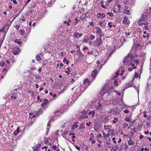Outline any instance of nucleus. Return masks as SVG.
Instances as JSON below:
<instances>
[{"instance_id": "nucleus-16", "label": "nucleus", "mask_w": 151, "mask_h": 151, "mask_svg": "<svg viewBox=\"0 0 151 151\" xmlns=\"http://www.w3.org/2000/svg\"><path fill=\"white\" fill-rule=\"evenodd\" d=\"M102 106L101 105V104L99 103L97 104L96 106V109L98 110H101L102 109Z\"/></svg>"}, {"instance_id": "nucleus-3", "label": "nucleus", "mask_w": 151, "mask_h": 151, "mask_svg": "<svg viewBox=\"0 0 151 151\" xmlns=\"http://www.w3.org/2000/svg\"><path fill=\"white\" fill-rule=\"evenodd\" d=\"M95 45L99 47L102 43V40L101 38H97L94 42Z\"/></svg>"}, {"instance_id": "nucleus-5", "label": "nucleus", "mask_w": 151, "mask_h": 151, "mask_svg": "<svg viewBox=\"0 0 151 151\" xmlns=\"http://www.w3.org/2000/svg\"><path fill=\"white\" fill-rule=\"evenodd\" d=\"M145 20H138L137 22L138 24L140 26H142L143 25H148L149 23L147 21L144 22Z\"/></svg>"}, {"instance_id": "nucleus-40", "label": "nucleus", "mask_w": 151, "mask_h": 151, "mask_svg": "<svg viewBox=\"0 0 151 151\" xmlns=\"http://www.w3.org/2000/svg\"><path fill=\"white\" fill-rule=\"evenodd\" d=\"M19 25L17 24L16 25V28L18 30L19 29Z\"/></svg>"}, {"instance_id": "nucleus-4", "label": "nucleus", "mask_w": 151, "mask_h": 151, "mask_svg": "<svg viewBox=\"0 0 151 151\" xmlns=\"http://www.w3.org/2000/svg\"><path fill=\"white\" fill-rule=\"evenodd\" d=\"M20 49L19 48L14 47L13 48L12 52L14 55L18 54L20 52Z\"/></svg>"}, {"instance_id": "nucleus-54", "label": "nucleus", "mask_w": 151, "mask_h": 151, "mask_svg": "<svg viewBox=\"0 0 151 151\" xmlns=\"http://www.w3.org/2000/svg\"><path fill=\"white\" fill-rule=\"evenodd\" d=\"M52 148L54 150H55L57 149L56 146L55 145H54L52 147Z\"/></svg>"}, {"instance_id": "nucleus-63", "label": "nucleus", "mask_w": 151, "mask_h": 151, "mask_svg": "<svg viewBox=\"0 0 151 151\" xmlns=\"http://www.w3.org/2000/svg\"><path fill=\"white\" fill-rule=\"evenodd\" d=\"M118 145H116V149H115V151H116L118 149Z\"/></svg>"}, {"instance_id": "nucleus-22", "label": "nucleus", "mask_w": 151, "mask_h": 151, "mask_svg": "<svg viewBox=\"0 0 151 151\" xmlns=\"http://www.w3.org/2000/svg\"><path fill=\"white\" fill-rule=\"evenodd\" d=\"M14 42L17 43L18 45H20L21 44V42L20 41L18 40L17 39H16L14 40Z\"/></svg>"}, {"instance_id": "nucleus-1", "label": "nucleus", "mask_w": 151, "mask_h": 151, "mask_svg": "<svg viewBox=\"0 0 151 151\" xmlns=\"http://www.w3.org/2000/svg\"><path fill=\"white\" fill-rule=\"evenodd\" d=\"M134 58V54L132 53H129L127 56L125 57L124 60L122 61L123 63H127L130 60H132Z\"/></svg>"}, {"instance_id": "nucleus-20", "label": "nucleus", "mask_w": 151, "mask_h": 151, "mask_svg": "<svg viewBox=\"0 0 151 151\" xmlns=\"http://www.w3.org/2000/svg\"><path fill=\"white\" fill-rule=\"evenodd\" d=\"M36 60L37 61H39L41 59V58L39 55H36Z\"/></svg>"}, {"instance_id": "nucleus-53", "label": "nucleus", "mask_w": 151, "mask_h": 151, "mask_svg": "<svg viewBox=\"0 0 151 151\" xmlns=\"http://www.w3.org/2000/svg\"><path fill=\"white\" fill-rule=\"evenodd\" d=\"M90 25H92L93 26H94V24L93 23V22H91L90 23Z\"/></svg>"}, {"instance_id": "nucleus-19", "label": "nucleus", "mask_w": 151, "mask_h": 151, "mask_svg": "<svg viewBox=\"0 0 151 151\" xmlns=\"http://www.w3.org/2000/svg\"><path fill=\"white\" fill-rule=\"evenodd\" d=\"M84 124L83 123H82L79 125V127L78 128L79 129H84L85 128Z\"/></svg>"}, {"instance_id": "nucleus-51", "label": "nucleus", "mask_w": 151, "mask_h": 151, "mask_svg": "<svg viewBox=\"0 0 151 151\" xmlns=\"http://www.w3.org/2000/svg\"><path fill=\"white\" fill-rule=\"evenodd\" d=\"M134 62L138 64L139 63V61L138 60H134Z\"/></svg>"}, {"instance_id": "nucleus-11", "label": "nucleus", "mask_w": 151, "mask_h": 151, "mask_svg": "<svg viewBox=\"0 0 151 151\" xmlns=\"http://www.w3.org/2000/svg\"><path fill=\"white\" fill-rule=\"evenodd\" d=\"M87 114L86 112L85 111H83L82 113V114L81 115V117L85 119L87 118L88 116L86 114Z\"/></svg>"}, {"instance_id": "nucleus-13", "label": "nucleus", "mask_w": 151, "mask_h": 151, "mask_svg": "<svg viewBox=\"0 0 151 151\" xmlns=\"http://www.w3.org/2000/svg\"><path fill=\"white\" fill-rule=\"evenodd\" d=\"M82 35V34L79 33L78 32H76L74 33L73 35V36L76 38H78L79 37H80Z\"/></svg>"}, {"instance_id": "nucleus-2", "label": "nucleus", "mask_w": 151, "mask_h": 151, "mask_svg": "<svg viewBox=\"0 0 151 151\" xmlns=\"http://www.w3.org/2000/svg\"><path fill=\"white\" fill-rule=\"evenodd\" d=\"M121 7V5L117 3L112 8L113 11L114 13H120L121 12L120 11V10Z\"/></svg>"}, {"instance_id": "nucleus-34", "label": "nucleus", "mask_w": 151, "mask_h": 151, "mask_svg": "<svg viewBox=\"0 0 151 151\" xmlns=\"http://www.w3.org/2000/svg\"><path fill=\"white\" fill-rule=\"evenodd\" d=\"M44 143L46 144H47L48 143V141L47 139H44Z\"/></svg>"}, {"instance_id": "nucleus-18", "label": "nucleus", "mask_w": 151, "mask_h": 151, "mask_svg": "<svg viewBox=\"0 0 151 151\" xmlns=\"http://www.w3.org/2000/svg\"><path fill=\"white\" fill-rule=\"evenodd\" d=\"M96 34H98V33L100 32H102L101 29L98 27H96Z\"/></svg>"}, {"instance_id": "nucleus-62", "label": "nucleus", "mask_w": 151, "mask_h": 151, "mask_svg": "<svg viewBox=\"0 0 151 151\" xmlns=\"http://www.w3.org/2000/svg\"><path fill=\"white\" fill-rule=\"evenodd\" d=\"M149 131H146V132H145V134H148L149 133Z\"/></svg>"}, {"instance_id": "nucleus-33", "label": "nucleus", "mask_w": 151, "mask_h": 151, "mask_svg": "<svg viewBox=\"0 0 151 151\" xmlns=\"http://www.w3.org/2000/svg\"><path fill=\"white\" fill-rule=\"evenodd\" d=\"M68 133V131H64L63 132V133H62V134L64 136V135H66V134H67Z\"/></svg>"}, {"instance_id": "nucleus-45", "label": "nucleus", "mask_w": 151, "mask_h": 151, "mask_svg": "<svg viewBox=\"0 0 151 151\" xmlns=\"http://www.w3.org/2000/svg\"><path fill=\"white\" fill-rule=\"evenodd\" d=\"M134 76L135 77L137 78L139 76V74L138 73H135Z\"/></svg>"}, {"instance_id": "nucleus-48", "label": "nucleus", "mask_w": 151, "mask_h": 151, "mask_svg": "<svg viewBox=\"0 0 151 151\" xmlns=\"http://www.w3.org/2000/svg\"><path fill=\"white\" fill-rule=\"evenodd\" d=\"M104 119L105 120H107V121H108L109 120V118L108 117L106 116L104 117Z\"/></svg>"}, {"instance_id": "nucleus-15", "label": "nucleus", "mask_w": 151, "mask_h": 151, "mask_svg": "<svg viewBox=\"0 0 151 151\" xmlns=\"http://www.w3.org/2000/svg\"><path fill=\"white\" fill-rule=\"evenodd\" d=\"M19 127H18L17 128V129L14 131V134L15 136L17 135L19 133Z\"/></svg>"}, {"instance_id": "nucleus-37", "label": "nucleus", "mask_w": 151, "mask_h": 151, "mask_svg": "<svg viewBox=\"0 0 151 151\" xmlns=\"http://www.w3.org/2000/svg\"><path fill=\"white\" fill-rule=\"evenodd\" d=\"M5 64V62H3L2 63L0 64V65L1 66L3 67L4 66Z\"/></svg>"}, {"instance_id": "nucleus-46", "label": "nucleus", "mask_w": 151, "mask_h": 151, "mask_svg": "<svg viewBox=\"0 0 151 151\" xmlns=\"http://www.w3.org/2000/svg\"><path fill=\"white\" fill-rule=\"evenodd\" d=\"M73 126L76 128H77L78 127V124H74L73 125Z\"/></svg>"}, {"instance_id": "nucleus-38", "label": "nucleus", "mask_w": 151, "mask_h": 151, "mask_svg": "<svg viewBox=\"0 0 151 151\" xmlns=\"http://www.w3.org/2000/svg\"><path fill=\"white\" fill-rule=\"evenodd\" d=\"M125 121L127 122H130L131 121V120L129 118H126L125 119Z\"/></svg>"}, {"instance_id": "nucleus-8", "label": "nucleus", "mask_w": 151, "mask_h": 151, "mask_svg": "<svg viewBox=\"0 0 151 151\" xmlns=\"http://www.w3.org/2000/svg\"><path fill=\"white\" fill-rule=\"evenodd\" d=\"M122 22L123 23L126 25L130 23L129 20L126 17H123Z\"/></svg>"}, {"instance_id": "nucleus-17", "label": "nucleus", "mask_w": 151, "mask_h": 151, "mask_svg": "<svg viewBox=\"0 0 151 151\" xmlns=\"http://www.w3.org/2000/svg\"><path fill=\"white\" fill-rule=\"evenodd\" d=\"M48 103V100L47 99H45L44 100V101L43 103L41 104V106L43 107L45 105Z\"/></svg>"}, {"instance_id": "nucleus-25", "label": "nucleus", "mask_w": 151, "mask_h": 151, "mask_svg": "<svg viewBox=\"0 0 151 151\" xmlns=\"http://www.w3.org/2000/svg\"><path fill=\"white\" fill-rule=\"evenodd\" d=\"M108 132L109 133H111V134H113L114 132V129H110L108 130Z\"/></svg>"}, {"instance_id": "nucleus-21", "label": "nucleus", "mask_w": 151, "mask_h": 151, "mask_svg": "<svg viewBox=\"0 0 151 151\" xmlns=\"http://www.w3.org/2000/svg\"><path fill=\"white\" fill-rule=\"evenodd\" d=\"M99 37V38H101V37H102L104 35V33L102 31V32H99L97 34Z\"/></svg>"}, {"instance_id": "nucleus-35", "label": "nucleus", "mask_w": 151, "mask_h": 151, "mask_svg": "<svg viewBox=\"0 0 151 151\" xmlns=\"http://www.w3.org/2000/svg\"><path fill=\"white\" fill-rule=\"evenodd\" d=\"M94 129L95 130L96 132H99V129L97 127H94Z\"/></svg>"}, {"instance_id": "nucleus-58", "label": "nucleus", "mask_w": 151, "mask_h": 151, "mask_svg": "<svg viewBox=\"0 0 151 151\" xmlns=\"http://www.w3.org/2000/svg\"><path fill=\"white\" fill-rule=\"evenodd\" d=\"M143 137V136L142 135H141L139 137V139H142Z\"/></svg>"}, {"instance_id": "nucleus-41", "label": "nucleus", "mask_w": 151, "mask_h": 151, "mask_svg": "<svg viewBox=\"0 0 151 151\" xmlns=\"http://www.w3.org/2000/svg\"><path fill=\"white\" fill-rule=\"evenodd\" d=\"M124 112L125 114H127L129 112V111L127 109H126L124 111Z\"/></svg>"}, {"instance_id": "nucleus-59", "label": "nucleus", "mask_w": 151, "mask_h": 151, "mask_svg": "<svg viewBox=\"0 0 151 151\" xmlns=\"http://www.w3.org/2000/svg\"><path fill=\"white\" fill-rule=\"evenodd\" d=\"M75 20L76 21V23H78L79 21V20L77 18H75Z\"/></svg>"}, {"instance_id": "nucleus-64", "label": "nucleus", "mask_w": 151, "mask_h": 151, "mask_svg": "<svg viewBox=\"0 0 151 151\" xmlns=\"http://www.w3.org/2000/svg\"><path fill=\"white\" fill-rule=\"evenodd\" d=\"M79 54L82 57H83V56L84 55H83L82 53L81 52H80V53H79Z\"/></svg>"}, {"instance_id": "nucleus-30", "label": "nucleus", "mask_w": 151, "mask_h": 151, "mask_svg": "<svg viewBox=\"0 0 151 151\" xmlns=\"http://www.w3.org/2000/svg\"><path fill=\"white\" fill-rule=\"evenodd\" d=\"M63 23L65 24H67V25L68 26H70V24L68 22H67L66 21H64L63 22Z\"/></svg>"}, {"instance_id": "nucleus-47", "label": "nucleus", "mask_w": 151, "mask_h": 151, "mask_svg": "<svg viewBox=\"0 0 151 151\" xmlns=\"http://www.w3.org/2000/svg\"><path fill=\"white\" fill-rule=\"evenodd\" d=\"M112 140H113V142H114V143L116 144V140H115V138H114V137H113V138H112Z\"/></svg>"}, {"instance_id": "nucleus-14", "label": "nucleus", "mask_w": 151, "mask_h": 151, "mask_svg": "<svg viewBox=\"0 0 151 151\" xmlns=\"http://www.w3.org/2000/svg\"><path fill=\"white\" fill-rule=\"evenodd\" d=\"M128 144L129 145H132L134 144V142L133 141H132V138H130L128 141Z\"/></svg>"}, {"instance_id": "nucleus-39", "label": "nucleus", "mask_w": 151, "mask_h": 151, "mask_svg": "<svg viewBox=\"0 0 151 151\" xmlns=\"http://www.w3.org/2000/svg\"><path fill=\"white\" fill-rule=\"evenodd\" d=\"M20 32L21 33V34H24L25 31L24 30H21V29H20Z\"/></svg>"}, {"instance_id": "nucleus-6", "label": "nucleus", "mask_w": 151, "mask_h": 151, "mask_svg": "<svg viewBox=\"0 0 151 151\" xmlns=\"http://www.w3.org/2000/svg\"><path fill=\"white\" fill-rule=\"evenodd\" d=\"M147 14L146 12L144 13L141 16L139 20H145L147 17Z\"/></svg>"}, {"instance_id": "nucleus-26", "label": "nucleus", "mask_w": 151, "mask_h": 151, "mask_svg": "<svg viewBox=\"0 0 151 151\" xmlns=\"http://www.w3.org/2000/svg\"><path fill=\"white\" fill-rule=\"evenodd\" d=\"M90 38L91 40H93L95 38V36H94V35H91L90 37Z\"/></svg>"}, {"instance_id": "nucleus-43", "label": "nucleus", "mask_w": 151, "mask_h": 151, "mask_svg": "<svg viewBox=\"0 0 151 151\" xmlns=\"http://www.w3.org/2000/svg\"><path fill=\"white\" fill-rule=\"evenodd\" d=\"M101 18L102 19L103 18L105 17V15L104 14H101Z\"/></svg>"}, {"instance_id": "nucleus-49", "label": "nucleus", "mask_w": 151, "mask_h": 151, "mask_svg": "<svg viewBox=\"0 0 151 151\" xmlns=\"http://www.w3.org/2000/svg\"><path fill=\"white\" fill-rule=\"evenodd\" d=\"M75 148L77 149L78 150H79L80 149V147L77 146H75Z\"/></svg>"}, {"instance_id": "nucleus-24", "label": "nucleus", "mask_w": 151, "mask_h": 151, "mask_svg": "<svg viewBox=\"0 0 151 151\" xmlns=\"http://www.w3.org/2000/svg\"><path fill=\"white\" fill-rule=\"evenodd\" d=\"M63 62L64 63H66V64H68L69 61H67L66 59V58H64L63 60Z\"/></svg>"}, {"instance_id": "nucleus-12", "label": "nucleus", "mask_w": 151, "mask_h": 151, "mask_svg": "<svg viewBox=\"0 0 151 151\" xmlns=\"http://www.w3.org/2000/svg\"><path fill=\"white\" fill-rule=\"evenodd\" d=\"M91 81L88 79H86L84 80L83 83L86 85L88 86L90 83Z\"/></svg>"}, {"instance_id": "nucleus-60", "label": "nucleus", "mask_w": 151, "mask_h": 151, "mask_svg": "<svg viewBox=\"0 0 151 151\" xmlns=\"http://www.w3.org/2000/svg\"><path fill=\"white\" fill-rule=\"evenodd\" d=\"M95 111L93 110L92 112V115L93 116V115L95 114Z\"/></svg>"}, {"instance_id": "nucleus-57", "label": "nucleus", "mask_w": 151, "mask_h": 151, "mask_svg": "<svg viewBox=\"0 0 151 151\" xmlns=\"http://www.w3.org/2000/svg\"><path fill=\"white\" fill-rule=\"evenodd\" d=\"M91 122H89V123H86V125L87 126H89L90 125V124H91Z\"/></svg>"}, {"instance_id": "nucleus-61", "label": "nucleus", "mask_w": 151, "mask_h": 151, "mask_svg": "<svg viewBox=\"0 0 151 151\" xmlns=\"http://www.w3.org/2000/svg\"><path fill=\"white\" fill-rule=\"evenodd\" d=\"M6 62L8 64H9L10 63V61L8 60H6Z\"/></svg>"}, {"instance_id": "nucleus-36", "label": "nucleus", "mask_w": 151, "mask_h": 151, "mask_svg": "<svg viewBox=\"0 0 151 151\" xmlns=\"http://www.w3.org/2000/svg\"><path fill=\"white\" fill-rule=\"evenodd\" d=\"M17 99V97L15 96H12L11 97V99H14L15 100Z\"/></svg>"}, {"instance_id": "nucleus-56", "label": "nucleus", "mask_w": 151, "mask_h": 151, "mask_svg": "<svg viewBox=\"0 0 151 151\" xmlns=\"http://www.w3.org/2000/svg\"><path fill=\"white\" fill-rule=\"evenodd\" d=\"M75 81V80L74 79H71V81H70V82H72L73 83V82H74Z\"/></svg>"}, {"instance_id": "nucleus-31", "label": "nucleus", "mask_w": 151, "mask_h": 151, "mask_svg": "<svg viewBox=\"0 0 151 151\" xmlns=\"http://www.w3.org/2000/svg\"><path fill=\"white\" fill-rule=\"evenodd\" d=\"M107 14L109 15L110 16L112 17L113 15V14L110 12H107Z\"/></svg>"}, {"instance_id": "nucleus-52", "label": "nucleus", "mask_w": 151, "mask_h": 151, "mask_svg": "<svg viewBox=\"0 0 151 151\" xmlns=\"http://www.w3.org/2000/svg\"><path fill=\"white\" fill-rule=\"evenodd\" d=\"M123 125H124L125 126H127V127L129 126V124H128L127 123H124L123 124Z\"/></svg>"}, {"instance_id": "nucleus-9", "label": "nucleus", "mask_w": 151, "mask_h": 151, "mask_svg": "<svg viewBox=\"0 0 151 151\" xmlns=\"http://www.w3.org/2000/svg\"><path fill=\"white\" fill-rule=\"evenodd\" d=\"M97 69H95L92 71L91 73V76L93 78H94L96 76L97 74Z\"/></svg>"}, {"instance_id": "nucleus-7", "label": "nucleus", "mask_w": 151, "mask_h": 151, "mask_svg": "<svg viewBox=\"0 0 151 151\" xmlns=\"http://www.w3.org/2000/svg\"><path fill=\"white\" fill-rule=\"evenodd\" d=\"M107 20H104L103 21H99V25L101 26L104 27L106 26Z\"/></svg>"}, {"instance_id": "nucleus-44", "label": "nucleus", "mask_w": 151, "mask_h": 151, "mask_svg": "<svg viewBox=\"0 0 151 151\" xmlns=\"http://www.w3.org/2000/svg\"><path fill=\"white\" fill-rule=\"evenodd\" d=\"M101 16V14L100 13H98L97 14V17L98 18H99Z\"/></svg>"}, {"instance_id": "nucleus-10", "label": "nucleus", "mask_w": 151, "mask_h": 151, "mask_svg": "<svg viewBox=\"0 0 151 151\" xmlns=\"http://www.w3.org/2000/svg\"><path fill=\"white\" fill-rule=\"evenodd\" d=\"M134 32H132L131 31L130 32H126L124 33V34L125 36H130V38H131L134 35Z\"/></svg>"}, {"instance_id": "nucleus-50", "label": "nucleus", "mask_w": 151, "mask_h": 151, "mask_svg": "<svg viewBox=\"0 0 151 151\" xmlns=\"http://www.w3.org/2000/svg\"><path fill=\"white\" fill-rule=\"evenodd\" d=\"M150 124H151V123L149 122H147V126H148L150 127Z\"/></svg>"}, {"instance_id": "nucleus-32", "label": "nucleus", "mask_w": 151, "mask_h": 151, "mask_svg": "<svg viewBox=\"0 0 151 151\" xmlns=\"http://www.w3.org/2000/svg\"><path fill=\"white\" fill-rule=\"evenodd\" d=\"M125 13L127 15H129L130 14V11H129V10H126L125 12Z\"/></svg>"}, {"instance_id": "nucleus-23", "label": "nucleus", "mask_w": 151, "mask_h": 151, "mask_svg": "<svg viewBox=\"0 0 151 151\" xmlns=\"http://www.w3.org/2000/svg\"><path fill=\"white\" fill-rule=\"evenodd\" d=\"M136 66H134L133 67L129 68L128 69V70L129 71H132L133 69H136Z\"/></svg>"}, {"instance_id": "nucleus-27", "label": "nucleus", "mask_w": 151, "mask_h": 151, "mask_svg": "<svg viewBox=\"0 0 151 151\" xmlns=\"http://www.w3.org/2000/svg\"><path fill=\"white\" fill-rule=\"evenodd\" d=\"M33 150L34 151H38V149L35 146L32 147Z\"/></svg>"}, {"instance_id": "nucleus-29", "label": "nucleus", "mask_w": 151, "mask_h": 151, "mask_svg": "<svg viewBox=\"0 0 151 151\" xmlns=\"http://www.w3.org/2000/svg\"><path fill=\"white\" fill-rule=\"evenodd\" d=\"M114 84L116 86H118V83L117 82V80H115L114 82Z\"/></svg>"}, {"instance_id": "nucleus-28", "label": "nucleus", "mask_w": 151, "mask_h": 151, "mask_svg": "<svg viewBox=\"0 0 151 151\" xmlns=\"http://www.w3.org/2000/svg\"><path fill=\"white\" fill-rule=\"evenodd\" d=\"M35 146L37 148H40L41 146V144H37L35 145Z\"/></svg>"}, {"instance_id": "nucleus-55", "label": "nucleus", "mask_w": 151, "mask_h": 151, "mask_svg": "<svg viewBox=\"0 0 151 151\" xmlns=\"http://www.w3.org/2000/svg\"><path fill=\"white\" fill-rule=\"evenodd\" d=\"M13 2L14 4H17V1L15 0H14L13 1Z\"/></svg>"}, {"instance_id": "nucleus-42", "label": "nucleus", "mask_w": 151, "mask_h": 151, "mask_svg": "<svg viewBox=\"0 0 151 151\" xmlns=\"http://www.w3.org/2000/svg\"><path fill=\"white\" fill-rule=\"evenodd\" d=\"M102 137V136L101 134H99L97 136V137H98V138H100V137Z\"/></svg>"}]
</instances>
